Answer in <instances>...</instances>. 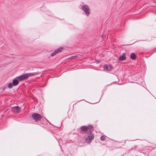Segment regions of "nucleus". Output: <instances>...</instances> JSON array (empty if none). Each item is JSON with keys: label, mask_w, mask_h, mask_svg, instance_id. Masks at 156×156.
Returning <instances> with one entry per match:
<instances>
[{"label": "nucleus", "mask_w": 156, "mask_h": 156, "mask_svg": "<svg viewBox=\"0 0 156 156\" xmlns=\"http://www.w3.org/2000/svg\"><path fill=\"white\" fill-rule=\"evenodd\" d=\"M108 66H107L106 64H105L104 65L103 68L104 70H107L108 71Z\"/></svg>", "instance_id": "13"}, {"label": "nucleus", "mask_w": 156, "mask_h": 156, "mask_svg": "<svg viewBox=\"0 0 156 156\" xmlns=\"http://www.w3.org/2000/svg\"><path fill=\"white\" fill-rule=\"evenodd\" d=\"M12 112L15 113H18L20 111V108L19 106L12 107L11 108Z\"/></svg>", "instance_id": "5"}, {"label": "nucleus", "mask_w": 156, "mask_h": 156, "mask_svg": "<svg viewBox=\"0 0 156 156\" xmlns=\"http://www.w3.org/2000/svg\"><path fill=\"white\" fill-rule=\"evenodd\" d=\"M126 55L125 54L123 53L122 55H121L118 59L120 61H123L126 59Z\"/></svg>", "instance_id": "8"}, {"label": "nucleus", "mask_w": 156, "mask_h": 156, "mask_svg": "<svg viewBox=\"0 0 156 156\" xmlns=\"http://www.w3.org/2000/svg\"><path fill=\"white\" fill-rule=\"evenodd\" d=\"M130 58L133 60H135L136 59V55L135 54L132 53L130 55Z\"/></svg>", "instance_id": "11"}, {"label": "nucleus", "mask_w": 156, "mask_h": 156, "mask_svg": "<svg viewBox=\"0 0 156 156\" xmlns=\"http://www.w3.org/2000/svg\"><path fill=\"white\" fill-rule=\"evenodd\" d=\"M106 138V137L105 136H102L101 137V140L102 141L105 140Z\"/></svg>", "instance_id": "14"}, {"label": "nucleus", "mask_w": 156, "mask_h": 156, "mask_svg": "<svg viewBox=\"0 0 156 156\" xmlns=\"http://www.w3.org/2000/svg\"><path fill=\"white\" fill-rule=\"evenodd\" d=\"M108 71H111L113 69V67L110 64L108 65Z\"/></svg>", "instance_id": "12"}, {"label": "nucleus", "mask_w": 156, "mask_h": 156, "mask_svg": "<svg viewBox=\"0 0 156 156\" xmlns=\"http://www.w3.org/2000/svg\"><path fill=\"white\" fill-rule=\"evenodd\" d=\"M93 127L91 125H89L88 126H82L80 128L81 130L83 131H88L91 132L93 130Z\"/></svg>", "instance_id": "1"}, {"label": "nucleus", "mask_w": 156, "mask_h": 156, "mask_svg": "<svg viewBox=\"0 0 156 156\" xmlns=\"http://www.w3.org/2000/svg\"><path fill=\"white\" fill-rule=\"evenodd\" d=\"M31 116L36 122L40 121L42 118L41 116L37 113H35L32 114Z\"/></svg>", "instance_id": "2"}, {"label": "nucleus", "mask_w": 156, "mask_h": 156, "mask_svg": "<svg viewBox=\"0 0 156 156\" xmlns=\"http://www.w3.org/2000/svg\"><path fill=\"white\" fill-rule=\"evenodd\" d=\"M19 81L17 79L13 80L12 82L13 86H15L18 85L19 84Z\"/></svg>", "instance_id": "10"}, {"label": "nucleus", "mask_w": 156, "mask_h": 156, "mask_svg": "<svg viewBox=\"0 0 156 156\" xmlns=\"http://www.w3.org/2000/svg\"><path fill=\"white\" fill-rule=\"evenodd\" d=\"M94 137V135L91 133V132L88 134L86 138V141L87 143H90Z\"/></svg>", "instance_id": "3"}, {"label": "nucleus", "mask_w": 156, "mask_h": 156, "mask_svg": "<svg viewBox=\"0 0 156 156\" xmlns=\"http://www.w3.org/2000/svg\"><path fill=\"white\" fill-rule=\"evenodd\" d=\"M76 58V56H74L72 57H71V59H75Z\"/></svg>", "instance_id": "16"}, {"label": "nucleus", "mask_w": 156, "mask_h": 156, "mask_svg": "<svg viewBox=\"0 0 156 156\" xmlns=\"http://www.w3.org/2000/svg\"><path fill=\"white\" fill-rule=\"evenodd\" d=\"M62 49L63 48H58L57 50H55L54 52L51 54V56H54L57 54L61 52Z\"/></svg>", "instance_id": "7"}, {"label": "nucleus", "mask_w": 156, "mask_h": 156, "mask_svg": "<svg viewBox=\"0 0 156 156\" xmlns=\"http://www.w3.org/2000/svg\"><path fill=\"white\" fill-rule=\"evenodd\" d=\"M26 74L28 78L29 77L38 75L39 74V73L38 72H37L32 73H27Z\"/></svg>", "instance_id": "9"}, {"label": "nucleus", "mask_w": 156, "mask_h": 156, "mask_svg": "<svg viewBox=\"0 0 156 156\" xmlns=\"http://www.w3.org/2000/svg\"><path fill=\"white\" fill-rule=\"evenodd\" d=\"M82 9L87 15L90 14V9L87 5H84L82 7Z\"/></svg>", "instance_id": "6"}, {"label": "nucleus", "mask_w": 156, "mask_h": 156, "mask_svg": "<svg viewBox=\"0 0 156 156\" xmlns=\"http://www.w3.org/2000/svg\"><path fill=\"white\" fill-rule=\"evenodd\" d=\"M16 78L17 79L19 82H20L28 78V77L26 73L17 77H16Z\"/></svg>", "instance_id": "4"}, {"label": "nucleus", "mask_w": 156, "mask_h": 156, "mask_svg": "<svg viewBox=\"0 0 156 156\" xmlns=\"http://www.w3.org/2000/svg\"><path fill=\"white\" fill-rule=\"evenodd\" d=\"M12 83H9L7 85L8 87L9 88H12L13 86Z\"/></svg>", "instance_id": "15"}]
</instances>
